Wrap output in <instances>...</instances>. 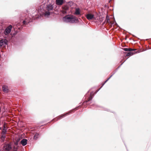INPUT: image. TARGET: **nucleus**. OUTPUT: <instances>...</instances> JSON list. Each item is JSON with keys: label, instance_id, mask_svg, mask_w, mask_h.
<instances>
[{"label": "nucleus", "instance_id": "obj_1", "mask_svg": "<svg viewBox=\"0 0 151 151\" xmlns=\"http://www.w3.org/2000/svg\"><path fill=\"white\" fill-rule=\"evenodd\" d=\"M64 21L66 22H70L73 23L77 22L78 19L77 18L73 16L68 15L64 17L63 18Z\"/></svg>", "mask_w": 151, "mask_h": 151}, {"label": "nucleus", "instance_id": "obj_2", "mask_svg": "<svg viewBox=\"0 0 151 151\" xmlns=\"http://www.w3.org/2000/svg\"><path fill=\"white\" fill-rule=\"evenodd\" d=\"M6 124V123H4L1 132V139L2 140L3 142H4L6 137L5 134L7 132V128Z\"/></svg>", "mask_w": 151, "mask_h": 151}, {"label": "nucleus", "instance_id": "obj_3", "mask_svg": "<svg viewBox=\"0 0 151 151\" xmlns=\"http://www.w3.org/2000/svg\"><path fill=\"white\" fill-rule=\"evenodd\" d=\"M53 7V5H52L51 4L47 5L46 7V10L47 11H46L45 12L44 14L45 16L46 17L50 15V13L49 11L52 10Z\"/></svg>", "mask_w": 151, "mask_h": 151}, {"label": "nucleus", "instance_id": "obj_4", "mask_svg": "<svg viewBox=\"0 0 151 151\" xmlns=\"http://www.w3.org/2000/svg\"><path fill=\"white\" fill-rule=\"evenodd\" d=\"M76 110H77V108H75V109L70 110L68 112L65 114H62L61 115L57 117V119H60L63 118V117H64L65 116L69 114L70 113H71L72 112H74V111Z\"/></svg>", "mask_w": 151, "mask_h": 151}, {"label": "nucleus", "instance_id": "obj_5", "mask_svg": "<svg viewBox=\"0 0 151 151\" xmlns=\"http://www.w3.org/2000/svg\"><path fill=\"white\" fill-rule=\"evenodd\" d=\"M12 26L10 25L8 27L5 29V31L4 32V34L5 35H7L9 34L11 30L12 29Z\"/></svg>", "mask_w": 151, "mask_h": 151}, {"label": "nucleus", "instance_id": "obj_6", "mask_svg": "<svg viewBox=\"0 0 151 151\" xmlns=\"http://www.w3.org/2000/svg\"><path fill=\"white\" fill-rule=\"evenodd\" d=\"M86 17L88 20H92L95 18L94 15L90 13H88L86 15Z\"/></svg>", "mask_w": 151, "mask_h": 151}, {"label": "nucleus", "instance_id": "obj_7", "mask_svg": "<svg viewBox=\"0 0 151 151\" xmlns=\"http://www.w3.org/2000/svg\"><path fill=\"white\" fill-rule=\"evenodd\" d=\"M4 149L6 151H9L12 149L11 145L9 144L5 145L4 146Z\"/></svg>", "mask_w": 151, "mask_h": 151}, {"label": "nucleus", "instance_id": "obj_8", "mask_svg": "<svg viewBox=\"0 0 151 151\" xmlns=\"http://www.w3.org/2000/svg\"><path fill=\"white\" fill-rule=\"evenodd\" d=\"M1 47L3 45L4 47H6L7 45V40L6 39L1 40Z\"/></svg>", "mask_w": 151, "mask_h": 151}, {"label": "nucleus", "instance_id": "obj_9", "mask_svg": "<svg viewBox=\"0 0 151 151\" xmlns=\"http://www.w3.org/2000/svg\"><path fill=\"white\" fill-rule=\"evenodd\" d=\"M2 90L4 92L8 93L9 92V90L8 87L6 85H4L2 87Z\"/></svg>", "mask_w": 151, "mask_h": 151}, {"label": "nucleus", "instance_id": "obj_10", "mask_svg": "<svg viewBox=\"0 0 151 151\" xmlns=\"http://www.w3.org/2000/svg\"><path fill=\"white\" fill-rule=\"evenodd\" d=\"M29 19V18H28V19H26L25 20L23 21V24L27 25L31 21Z\"/></svg>", "mask_w": 151, "mask_h": 151}, {"label": "nucleus", "instance_id": "obj_11", "mask_svg": "<svg viewBox=\"0 0 151 151\" xmlns=\"http://www.w3.org/2000/svg\"><path fill=\"white\" fill-rule=\"evenodd\" d=\"M56 4L58 5H61L63 3V0H56Z\"/></svg>", "mask_w": 151, "mask_h": 151}, {"label": "nucleus", "instance_id": "obj_12", "mask_svg": "<svg viewBox=\"0 0 151 151\" xmlns=\"http://www.w3.org/2000/svg\"><path fill=\"white\" fill-rule=\"evenodd\" d=\"M74 14L77 15H81L80 12V9L79 8H77L76 9V11L75 12Z\"/></svg>", "mask_w": 151, "mask_h": 151}, {"label": "nucleus", "instance_id": "obj_13", "mask_svg": "<svg viewBox=\"0 0 151 151\" xmlns=\"http://www.w3.org/2000/svg\"><path fill=\"white\" fill-rule=\"evenodd\" d=\"M27 140L25 139H23L21 142V144L23 145L24 146L27 144Z\"/></svg>", "mask_w": 151, "mask_h": 151}, {"label": "nucleus", "instance_id": "obj_14", "mask_svg": "<svg viewBox=\"0 0 151 151\" xmlns=\"http://www.w3.org/2000/svg\"><path fill=\"white\" fill-rule=\"evenodd\" d=\"M125 51H130V52H131V51H134L136 50V49H132L131 48H124L123 49Z\"/></svg>", "mask_w": 151, "mask_h": 151}, {"label": "nucleus", "instance_id": "obj_15", "mask_svg": "<svg viewBox=\"0 0 151 151\" xmlns=\"http://www.w3.org/2000/svg\"><path fill=\"white\" fill-rule=\"evenodd\" d=\"M92 99V97L91 96H90L89 98H88L87 100L84 102L83 103L86 104L87 103V102L91 100Z\"/></svg>", "mask_w": 151, "mask_h": 151}, {"label": "nucleus", "instance_id": "obj_16", "mask_svg": "<svg viewBox=\"0 0 151 151\" xmlns=\"http://www.w3.org/2000/svg\"><path fill=\"white\" fill-rule=\"evenodd\" d=\"M63 9V10H67L68 9L69 7L68 6L66 5H64L62 7Z\"/></svg>", "mask_w": 151, "mask_h": 151}, {"label": "nucleus", "instance_id": "obj_17", "mask_svg": "<svg viewBox=\"0 0 151 151\" xmlns=\"http://www.w3.org/2000/svg\"><path fill=\"white\" fill-rule=\"evenodd\" d=\"M134 52H129L127 53L126 56H129L132 55L134 54Z\"/></svg>", "mask_w": 151, "mask_h": 151}, {"label": "nucleus", "instance_id": "obj_18", "mask_svg": "<svg viewBox=\"0 0 151 151\" xmlns=\"http://www.w3.org/2000/svg\"><path fill=\"white\" fill-rule=\"evenodd\" d=\"M39 134L38 133H36L35 134L34 137V139H36L38 137Z\"/></svg>", "mask_w": 151, "mask_h": 151}, {"label": "nucleus", "instance_id": "obj_19", "mask_svg": "<svg viewBox=\"0 0 151 151\" xmlns=\"http://www.w3.org/2000/svg\"><path fill=\"white\" fill-rule=\"evenodd\" d=\"M112 75H111L109 78H108L104 82V83H103L101 87L100 88H101L103 86L110 78L112 76Z\"/></svg>", "mask_w": 151, "mask_h": 151}, {"label": "nucleus", "instance_id": "obj_20", "mask_svg": "<svg viewBox=\"0 0 151 151\" xmlns=\"http://www.w3.org/2000/svg\"><path fill=\"white\" fill-rule=\"evenodd\" d=\"M106 21L107 23H108L109 24V22H110V19L109 18V17L108 16H107L106 17Z\"/></svg>", "mask_w": 151, "mask_h": 151}, {"label": "nucleus", "instance_id": "obj_21", "mask_svg": "<svg viewBox=\"0 0 151 151\" xmlns=\"http://www.w3.org/2000/svg\"><path fill=\"white\" fill-rule=\"evenodd\" d=\"M17 147H14L13 149V151H17Z\"/></svg>", "mask_w": 151, "mask_h": 151}, {"label": "nucleus", "instance_id": "obj_22", "mask_svg": "<svg viewBox=\"0 0 151 151\" xmlns=\"http://www.w3.org/2000/svg\"><path fill=\"white\" fill-rule=\"evenodd\" d=\"M62 12L63 14H65L66 13V10L63 9V10L62 11Z\"/></svg>", "mask_w": 151, "mask_h": 151}, {"label": "nucleus", "instance_id": "obj_23", "mask_svg": "<svg viewBox=\"0 0 151 151\" xmlns=\"http://www.w3.org/2000/svg\"><path fill=\"white\" fill-rule=\"evenodd\" d=\"M114 23V21H110L109 23L111 24V25H110V26L111 27H112V24H113Z\"/></svg>", "mask_w": 151, "mask_h": 151}, {"label": "nucleus", "instance_id": "obj_24", "mask_svg": "<svg viewBox=\"0 0 151 151\" xmlns=\"http://www.w3.org/2000/svg\"><path fill=\"white\" fill-rule=\"evenodd\" d=\"M111 1V0H109V2H110Z\"/></svg>", "mask_w": 151, "mask_h": 151}, {"label": "nucleus", "instance_id": "obj_25", "mask_svg": "<svg viewBox=\"0 0 151 151\" xmlns=\"http://www.w3.org/2000/svg\"><path fill=\"white\" fill-rule=\"evenodd\" d=\"M1 106H2L3 105H2V104L1 103Z\"/></svg>", "mask_w": 151, "mask_h": 151}, {"label": "nucleus", "instance_id": "obj_26", "mask_svg": "<svg viewBox=\"0 0 151 151\" xmlns=\"http://www.w3.org/2000/svg\"><path fill=\"white\" fill-rule=\"evenodd\" d=\"M4 108H5V107L4 106H3V109H5Z\"/></svg>", "mask_w": 151, "mask_h": 151}]
</instances>
